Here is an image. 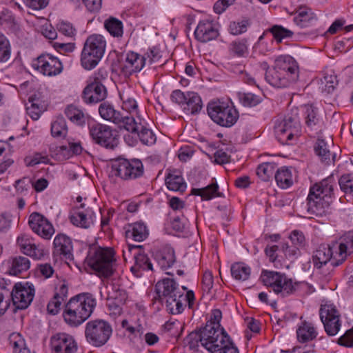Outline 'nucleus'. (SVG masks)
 Masks as SVG:
<instances>
[{
  "mask_svg": "<svg viewBox=\"0 0 353 353\" xmlns=\"http://www.w3.org/2000/svg\"><path fill=\"white\" fill-rule=\"evenodd\" d=\"M290 241L294 246L299 248L304 247L305 243V239L303 232L294 230L290 236Z\"/></svg>",
  "mask_w": 353,
  "mask_h": 353,
  "instance_id": "obj_57",
  "label": "nucleus"
},
{
  "mask_svg": "<svg viewBox=\"0 0 353 353\" xmlns=\"http://www.w3.org/2000/svg\"><path fill=\"white\" fill-rule=\"evenodd\" d=\"M211 353H239L238 349L234 346L232 342L228 339L225 340L224 344L219 345L218 348H215L210 351Z\"/></svg>",
  "mask_w": 353,
  "mask_h": 353,
  "instance_id": "obj_56",
  "label": "nucleus"
},
{
  "mask_svg": "<svg viewBox=\"0 0 353 353\" xmlns=\"http://www.w3.org/2000/svg\"><path fill=\"white\" fill-rule=\"evenodd\" d=\"M111 173L121 180L131 181L143 175L144 167L138 159L118 158L112 163Z\"/></svg>",
  "mask_w": 353,
  "mask_h": 353,
  "instance_id": "obj_10",
  "label": "nucleus"
},
{
  "mask_svg": "<svg viewBox=\"0 0 353 353\" xmlns=\"http://www.w3.org/2000/svg\"><path fill=\"white\" fill-rule=\"evenodd\" d=\"M339 314L333 305H321L320 318L325 331L329 336H335L339 331L341 323Z\"/></svg>",
  "mask_w": 353,
  "mask_h": 353,
  "instance_id": "obj_18",
  "label": "nucleus"
},
{
  "mask_svg": "<svg viewBox=\"0 0 353 353\" xmlns=\"http://www.w3.org/2000/svg\"><path fill=\"white\" fill-rule=\"evenodd\" d=\"M305 124L307 130L314 133L321 132L324 125V121L319 110L312 105H305Z\"/></svg>",
  "mask_w": 353,
  "mask_h": 353,
  "instance_id": "obj_23",
  "label": "nucleus"
},
{
  "mask_svg": "<svg viewBox=\"0 0 353 353\" xmlns=\"http://www.w3.org/2000/svg\"><path fill=\"white\" fill-rule=\"evenodd\" d=\"M270 31L273 34L276 41L279 43L281 42L283 39L292 37L294 34L290 30L278 25L272 26Z\"/></svg>",
  "mask_w": 353,
  "mask_h": 353,
  "instance_id": "obj_50",
  "label": "nucleus"
},
{
  "mask_svg": "<svg viewBox=\"0 0 353 353\" xmlns=\"http://www.w3.org/2000/svg\"><path fill=\"white\" fill-rule=\"evenodd\" d=\"M230 273L234 280L240 281L243 276V263L235 262L232 263L230 267Z\"/></svg>",
  "mask_w": 353,
  "mask_h": 353,
  "instance_id": "obj_62",
  "label": "nucleus"
},
{
  "mask_svg": "<svg viewBox=\"0 0 353 353\" xmlns=\"http://www.w3.org/2000/svg\"><path fill=\"white\" fill-rule=\"evenodd\" d=\"M89 132L94 142L101 146L112 150L118 145L117 133L107 125L94 123L89 127Z\"/></svg>",
  "mask_w": 353,
  "mask_h": 353,
  "instance_id": "obj_12",
  "label": "nucleus"
},
{
  "mask_svg": "<svg viewBox=\"0 0 353 353\" xmlns=\"http://www.w3.org/2000/svg\"><path fill=\"white\" fill-rule=\"evenodd\" d=\"M35 290L32 285L28 283L25 285L16 283L11 292V298L13 305L17 309H26L31 303L34 296Z\"/></svg>",
  "mask_w": 353,
  "mask_h": 353,
  "instance_id": "obj_17",
  "label": "nucleus"
},
{
  "mask_svg": "<svg viewBox=\"0 0 353 353\" xmlns=\"http://www.w3.org/2000/svg\"><path fill=\"white\" fill-rule=\"evenodd\" d=\"M218 35V30L214 27L212 22L208 20L200 21L194 31L195 38L202 43L215 39Z\"/></svg>",
  "mask_w": 353,
  "mask_h": 353,
  "instance_id": "obj_26",
  "label": "nucleus"
},
{
  "mask_svg": "<svg viewBox=\"0 0 353 353\" xmlns=\"http://www.w3.org/2000/svg\"><path fill=\"white\" fill-rule=\"evenodd\" d=\"M32 66L43 75L52 77L59 74L63 70L61 61L56 57L43 53L33 61Z\"/></svg>",
  "mask_w": 353,
  "mask_h": 353,
  "instance_id": "obj_15",
  "label": "nucleus"
},
{
  "mask_svg": "<svg viewBox=\"0 0 353 353\" xmlns=\"http://www.w3.org/2000/svg\"><path fill=\"white\" fill-rule=\"evenodd\" d=\"M65 114L68 119L77 125H85L88 116L73 105H68L65 110Z\"/></svg>",
  "mask_w": 353,
  "mask_h": 353,
  "instance_id": "obj_39",
  "label": "nucleus"
},
{
  "mask_svg": "<svg viewBox=\"0 0 353 353\" xmlns=\"http://www.w3.org/2000/svg\"><path fill=\"white\" fill-rule=\"evenodd\" d=\"M30 267V261L27 257L18 256L12 259L9 273L12 275L17 276L27 271Z\"/></svg>",
  "mask_w": 353,
  "mask_h": 353,
  "instance_id": "obj_42",
  "label": "nucleus"
},
{
  "mask_svg": "<svg viewBox=\"0 0 353 353\" xmlns=\"http://www.w3.org/2000/svg\"><path fill=\"white\" fill-rule=\"evenodd\" d=\"M165 184L170 190L175 192H183L187 187L183 178L176 171L170 172L165 177Z\"/></svg>",
  "mask_w": 353,
  "mask_h": 353,
  "instance_id": "obj_35",
  "label": "nucleus"
},
{
  "mask_svg": "<svg viewBox=\"0 0 353 353\" xmlns=\"http://www.w3.org/2000/svg\"><path fill=\"white\" fill-rule=\"evenodd\" d=\"M100 116L106 121L112 122L127 131H134L137 126L134 124V118L128 115H123L116 110L113 105L108 102L101 103L99 107Z\"/></svg>",
  "mask_w": 353,
  "mask_h": 353,
  "instance_id": "obj_13",
  "label": "nucleus"
},
{
  "mask_svg": "<svg viewBox=\"0 0 353 353\" xmlns=\"http://www.w3.org/2000/svg\"><path fill=\"white\" fill-rule=\"evenodd\" d=\"M316 21V18L311 9L301 8L294 17V23L301 28H306Z\"/></svg>",
  "mask_w": 353,
  "mask_h": 353,
  "instance_id": "obj_34",
  "label": "nucleus"
},
{
  "mask_svg": "<svg viewBox=\"0 0 353 353\" xmlns=\"http://www.w3.org/2000/svg\"><path fill=\"white\" fill-rule=\"evenodd\" d=\"M10 290L0 286V316L5 314L9 307Z\"/></svg>",
  "mask_w": 353,
  "mask_h": 353,
  "instance_id": "obj_53",
  "label": "nucleus"
},
{
  "mask_svg": "<svg viewBox=\"0 0 353 353\" xmlns=\"http://www.w3.org/2000/svg\"><path fill=\"white\" fill-rule=\"evenodd\" d=\"M11 45L8 38L0 32V63L8 61L11 57Z\"/></svg>",
  "mask_w": 353,
  "mask_h": 353,
  "instance_id": "obj_48",
  "label": "nucleus"
},
{
  "mask_svg": "<svg viewBox=\"0 0 353 353\" xmlns=\"http://www.w3.org/2000/svg\"><path fill=\"white\" fill-rule=\"evenodd\" d=\"M338 343L345 347L353 346V329L348 330L338 339Z\"/></svg>",
  "mask_w": 353,
  "mask_h": 353,
  "instance_id": "obj_64",
  "label": "nucleus"
},
{
  "mask_svg": "<svg viewBox=\"0 0 353 353\" xmlns=\"http://www.w3.org/2000/svg\"><path fill=\"white\" fill-rule=\"evenodd\" d=\"M281 252H283L285 258L294 259L299 254V250L294 245H289L288 243H283L280 248Z\"/></svg>",
  "mask_w": 353,
  "mask_h": 353,
  "instance_id": "obj_59",
  "label": "nucleus"
},
{
  "mask_svg": "<svg viewBox=\"0 0 353 353\" xmlns=\"http://www.w3.org/2000/svg\"><path fill=\"white\" fill-rule=\"evenodd\" d=\"M329 248L333 253L332 265L338 266L342 264L347 256L353 252V234L345 235L338 241L329 245Z\"/></svg>",
  "mask_w": 353,
  "mask_h": 353,
  "instance_id": "obj_16",
  "label": "nucleus"
},
{
  "mask_svg": "<svg viewBox=\"0 0 353 353\" xmlns=\"http://www.w3.org/2000/svg\"><path fill=\"white\" fill-rule=\"evenodd\" d=\"M260 280L265 286L271 288L275 294L282 297L292 294L295 291L292 279L279 272L263 270Z\"/></svg>",
  "mask_w": 353,
  "mask_h": 353,
  "instance_id": "obj_9",
  "label": "nucleus"
},
{
  "mask_svg": "<svg viewBox=\"0 0 353 353\" xmlns=\"http://www.w3.org/2000/svg\"><path fill=\"white\" fill-rule=\"evenodd\" d=\"M207 110L214 122L226 128L234 125L239 117L238 111L230 101H211L208 105Z\"/></svg>",
  "mask_w": 353,
  "mask_h": 353,
  "instance_id": "obj_6",
  "label": "nucleus"
},
{
  "mask_svg": "<svg viewBox=\"0 0 353 353\" xmlns=\"http://www.w3.org/2000/svg\"><path fill=\"white\" fill-rule=\"evenodd\" d=\"M228 334L223 328H216L212 323H206L205 326L199 331L192 332L189 335L190 346L193 345V341L196 343L201 342L202 346L210 352L219 345L224 344L225 340L228 339Z\"/></svg>",
  "mask_w": 353,
  "mask_h": 353,
  "instance_id": "obj_8",
  "label": "nucleus"
},
{
  "mask_svg": "<svg viewBox=\"0 0 353 353\" xmlns=\"http://www.w3.org/2000/svg\"><path fill=\"white\" fill-rule=\"evenodd\" d=\"M28 224L34 232L46 239H50L54 232L50 221L38 212H33L30 215Z\"/></svg>",
  "mask_w": 353,
  "mask_h": 353,
  "instance_id": "obj_21",
  "label": "nucleus"
},
{
  "mask_svg": "<svg viewBox=\"0 0 353 353\" xmlns=\"http://www.w3.org/2000/svg\"><path fill=\"white\" fill-rule=\"evenodd\" d=\"M339 184L342 191L353 195V174H346L341 176Z\"/></svg>",
  "mask_w": 353,
  "mask_h": 353,
  "instance_id": "obj_52",
  "label": "nucleus"
},
{
  "mask_svg": "<svg viewBox=\"0 0 353 353\" xmlns=\"http://www.w3.org/2000/svg\"><path fill=\"white\" fill-rule=\"evenodd\" d=\"M275 180L277 185L281 188H288L293 183V176L291 170L285 167H283L276 170Z\"/></svg>",
  "mask_w": 353,
  "mask_h": 353,
  "instance_id": "obj_43",
  "label": "nucleus"
},
{
  "mask_svg": "<svg viewBox=\"0 0 353 353\" xmlns=\"http://www.w3.org/2000/svg\"><path fill=\"white\" fill-rule=\"evenodd\" d=\"M106 41L100 34L89 36L85 41L81 56V65L85 70L97 66L103 56Z\"/></svg>",
  "mask_w": 353,
  "mask_h": 353,
  "instance_id": "obj_5",
  "label": "nucleus"
},
{
  "mask_svg": "<svg viewBox=\"0 0 353 353\" xmlns=\"http://www.w3.org/2000/svg\"><path fill=\"white\" fill-rule=\"evenodd\" d=\"M126 237L132 238L136 241H143L148 236V230L143 223H134L130 225V229L126 231Z\"/></svg>",
  "mask_w": 353,
  "mask_h": 353,
  "instance_id": "obj_38",
  "label": "nucleus"
},
{
  "mask_svg": "<svg viewBox=\"0 0 353 353\" xmlns=\"http://www.w3.org/2000/svg\"><path fill=\"white\" fill-rule=\"evenodd\" d=\"M214 279L210 271H205L202 278V288L205 293L209 294L213 287Z\"/></svg>",
  "mask_w": 353,
  "mask_h": 353,
  "instance_id": "obj_58",
  "label": "nucleus"
},
{
  "mask_svg": "<svg viewBox=\"0 0 353 353\" xmlns=\"http://www.w3.org/2000/svg\"><path fill=\"white\" fill-rule=\"evenodd\" d=\"M58 29L60 32L67 37H73L76 34L75 28L73 27L72 24L69 22H60L58 25Z\"/></svg>",
  "mask_w": 353,
  "mask_h": 353,
  "instance_id": "obj_61",
  "label": "nucleus"
},
{
  "mask_svg": "<svg viewBox=\"0 0 353 353\" xmlns=\"http://www.w3.org/2000/svg\"><path fill=\"white\" fill-rule=\"evenodd\" d=\"M229 52L231 57H241L243 56V41L241 39L232 41L230 44Z\"/></svg>",
  "mask_w": 353,
  "mask_h": 353,
  "instance_id": "obj_55",
  "label": "nucleus"
},
{
  "mask_svg": "<svg viewBox=\"0 0 353 353\" xmlns=\"http://www.w3.org/2000/svg\"><path fill=\"white\" fill-rule=\"evenodd\" d=\"M276 139L281 144H292L301 134L299 110L293 108L283 117L278 119L274 125Z\"/></svg>",
  "mask_w": 353,
  "mask_h": 353,
  "instance_id": "obj_4",
  "label": "nucleus"
},
{
  "mask_svg": "<svg viewBox=\"0 0 353 353\" xmlns=\"http://www.w3.org/2000/svg\"><path fill=\"white\" fill-rule=\"evenodd\" d=\"M145 66L146 65L143 55L130 52L121 65V70L125 76L129 77L133 73L140 72Z\"/></svg>",
  "mask_w": 353,
  "mask_h": 353,
  "instance_id": "obj_24",
  "label": "nucleus"
},
{
  "mask_svg": "<svg viewBox=\"0 0 353 353\" xmlns=\"http://www.w3.org/2000/svg\"><path fill=\"white\" fill-rule=\"evenodd\" d=\"M156 261L162 269H168L176 261L174 250L172 248H165L162 252L157 254Z\"/></svg>",
  "mask_w": 353,
  "mask_h": 353,
  "instance_id": "obj_36",
  "label": "nucleus"
},
{
  "mask_svg": "<svg viewBox=\"0 0 353 353\" xmlns=\"http://www.w3.org/2000/svg\"><path fill=\"white\" fill-rule=\"evenodd\" d=\"M185 105V111L192 114H196L201 110L203 103L200 96L197 93L194 92H188Z\"/></svg>",
  "mask_w": 353,
  "mask_h": 353,
  "instance_id": "obj_37",
  "label": "nucleus"
},
{
  "mask_svg": "<svg viewBox=\"0 0 353 353\" xmlns=\"http://www.w3.org/2000/svg\"><path fill=\"white\" fill-rule=\"evenodd\" d=\"M95 74L90 77L87 85L83 90L81 98L86 104H96L104 101L108 96V90Z\"/></svg>",
  "mask_w": 353,
  "mask_h": 353,
  "instance_id": "obj_14",
  "label": "nucleus"
},
{
  "mask_svg": "<svg viewBox=\"0 0 353 353\" xmlns=\"http://www.w3.org/2000/svg\"><path fill=\"white\" fill-rule=\"evenodd\" d=\"M156 296L153 297V301L163 303L164 299L170 296H176V294L182 292L179 288V285L174 279L165 278L159 281L155 285Z\"/></svg>",
  "mask_w": 353,
  "mask_h": 353,
  "instance_id": "obj_22",
  "label": "nucleus"
},
{
  "mask_svg": "<svg viewBox=\"0 0 353 353\" xmlns=\"http://www.w3.org/2000/svg\"><path fill=\"white\" fill-rule=\"evenodd\" d=\"M333 253L329 248V245H321L314 252L312 256L313 263L315 268L320 269L328 262L332 263Z\"/></svg>",
  "mask_w": 353,
  "mask_h": 353,
  "instance_id": "obj_29",
  "label": "nucleus"
},
{
  "mask_svg": "<svg viewBox=\"0 0 353 353\" xmlns=\"http://www.w3.org/2000/svg\"><path fill=\"white\" fill-rule=\"evenodd\" d=\"M51 353H75L77 343L73 336L65 333H57L50 338Z\"/></svg>",
  "mask_w": 353,
  "mask_h": 353,
  "instance_id": "obj_19",
  "label": "nucleus"
},
{
  "mask_svg": "<svg viewBox=\"0 0 353 353\" xmlns=\"http://www.w3.org/2000/svg\"><path fill=\"white\" fill-rule=\"evenodd\" d=\"M23 1L26 6L35 10L43 9L49 3V0H23Z\"/></svg>",
  "mask_w": 353,
  "mask_h": 353,
  "instance_id": "obj_63",
  "label": "nucleus"
},
{
  "mask_svg": "<svg viewBox=\"0 0 353 353\" xmlns=\"http://www.w3.org/2000/svg\"><path fill=\"white\" fill-rule=\"evenodd\" d=\"M68 134V126L63 117H57L51 124V134L55 138H65Z\"/></svg>",
  "mask_w": 353,
  "mask_h": 353,
  "instance_id": "obj_46",
  "label": "nucleus"
},
{
  "mask_svg": "<svg viewBox=\"0 0 353 353\" xmlns=\"http://www.w3.org/2000/svg\"><path fill=\"white\" fill-rule=\"evenodd\" d=\"M68 288L65 283H62L57 288L53 297L47 305V311L51 315H56L60 311L63 303L68 298Z\"/></svg>",
  "mask_w": 353,
  "mask_h": 353,
  "instance_id": "obj_27",
  "label": "nucleus"
},
{
  "mask_svg": "<svg viewBox=\"0 0 353 353\" xmlns=\"http://www.w3.org/2000/svg\"><path fill=\"white\" fill-rule=\"evenodd\" d=\"M261 67L265 70V81L275 88H287L296 82L299 77V64L290 55L277 57L272 67L265 61L261 63Z\"/></svg>",
  "mask_w": 353,
  "mask_h": 353,
  "instance_id": "obj_1",
  "label": "nucleus"
},
{
  "mask_svg": "<svg viewBox=\"0 0 353 353\" xmlns=\"http://www.w3.org/2000/svg\"><path fill=\"white\" fill-rule=\"evenodd\" d=\"M54 252L56 256H63L65 259L72 257V243L71 239L65 234H58L54 239Z\"/></svg>",
  "mask_w": 353,
  "mask_h": 353,
  "instance_id": "obj_28",
  "label": "nucleus"
},
{
  "mask_svg": "<svg viewBox=\"0 0 353 353\" xmlns=\"http://www.w3.org/2000/svg\"><path fill=\"white\" fill-rule=\"evenodd\" d=\"M104 27L114 37H121L123 34V26L121 21L110 17L104 22Z\"/></svg>",
  "mask_w": 353,
  "mask_h": 353,
  "instance_id": "obj_45",
  "label": "nucleus"
},
{
  "mask_svg": "<svg viewBox=\"0 0 353 353\" xmlns=\"http://www.w3.org/2000/svg\"><path fill=\"white\" fill-rule=\"evenodd\" d=\"M145 65L149 68L155 69L159 66L163 65L165 61L162 59V55L159 49L152 48L148 50L144 54Z\"/></svg>",
  "mask_w": 353,
  "mask_h": 353,
  "instance_id": "obj_41",
  "label": "nucleus"
},
{
  "mask_svg": "<svg viewBox=\"0 0 353 353\" xmlns=\"http://www.w3.org/2000/svg\"><path fill=\"white\" fill-rule=\"evenodd\" d=\"M112 333L110 324L102 319L90 321L85 329V339L89 344L99 347L105 345Z\"/></svg>",
  "mask_w": 353,
  "mask_h": 353,
  "instance_id": "obj_11",
  "label": "nucleus"
},
{
  "mask_svg": "<svg viewBox=\"0 0 353 353\" xmlns=\"http://www.w3.org/2000/svg\"><path fill=\"white\" fill-rule=\"evenodd\" d=\"M134 126L136 130L134 131H129L132 134L137 135L142 143L150 145L155 143L156 136L152 131L145 127L141 122L137 123L134 120Z\"/></svg>",
  "mask_w": 353,
  "mask_h": 353,
  "instance_id": "obj_33",
  "label": "nucleus"
},
{
  "mask_svg": "<svg viewBox=\"0 0 353 353\" xmlns=\"http://www.w3.org/2000/svg\"><path fill=\"white\" fill-rule=\"evenodd\" d=\"M194 294L192 290L183 292L176 294V296H170L165 299V306L169 313L177 314L181 313L185 304L188 303L189 307H191L194 303Z\"/></svg>",
  "mask_w": 353,
  "mask_h": 353,
  "instance_id": "obj_20",
  "label": "nucleus"
},
{
  "mask_svg": "<svg viewBox=\"0 0 353 353\" xmlns=\"http://www.w3.org/2000/svg\"><path fill=\"white\" fill-rule=\"evenodd\" d=\"M276 169V164L273 162H265L259 165L256 174L262 180L268 181L274 174Z\"/></svg>",
  "mask_w": 353,
  "mask_h": 353,
  "instance_id": "obj_47",
  "label": "nucleus"
},
{
  "mask_svg": "<svg viewBox=\"0 0 353 353\" xmlns=\"http://www.w3.org/2000/svg\"><path fill=\"white\" fill-rule=\"evenodd\" d=\"M38 102L39 100L30 99L29 103L30 105L26 106V111L33 120H37L43 111V107L40 105Z\"/></svg>",
  "mask_w": 353,
  "mask_h": 353,
  "instance_id": "obj_51",
  "label": "nucleus"
},
{
  "mask_svg": "<svg viewBox=\"0 0 353 353\" xmlns=\"http://www.w3.org/2000/svg\"><path fill=\"white\" fill-rule=\"evenodd\" d=\"M88 265L100 276L109 277L113 273L115 262L114 252L109 248H91L88 257Z\"/></svg>",
  "mask_w": 353,
  "mask_h": 353,
  "instance_id": "obj_7",
  "label": "nucleus"
},
{
  "mask_svg": "<svg viewBox=\"0 0 353 353\" xmlns=\"http://www.w3.org/2000/svg\"><path fill=\"white\" fill-rule=\"evenodd\" d=\"M85 208V204L82 203L80 205L79 208H74L70 213V222L77 227H80L82 228H88L92 221H89L88 218V215H89L88 210H86L85 212L81 211L80 209H83Z\"/></svg>",
  "mask_w": 353,
  "mask_h": 353,
  "instance_id": "obj_30",
  "label": "nucleus"
},
{
  "mask_svg": "<svg viewBox=\"0 0 353 353\" xmlns=\"http://www.w3.org/2000/svg\"><path fill=\"white\" fill-rule=\"evenodd\" d=\"M192 194L200 196L204 200H210L214 197L222 196L219 192V185L216 182L212 183L203 188H193Z\"/></svg>",
  "mask_w": 353,
  "mask_h": 353,
  "instance_id": "obj_40",
  "label": "nucleus"
},
{
  "mask_svg": "<svg viewBox=\"0 0 353 353\" xmlns=\"http://www.w3.org/2000/svg\"><path fill=\"white\" fill-rule=\"evenodd\" d=\"M333 187V178L327 177L310 188L305 206L309 218L322 216L326 213L331 203Z\"/></svg>",
  "mask_w": 353,
  "mask_h": 353,
  "instance_id": "obj_2",
  "label": "nucleus"
},
{
  "mask_svg": "<svg viewBox=\"0 0 353 353\" xmlns=\"http://www.w3.org/2000/svg\"><path fill=\"white\" fill-rule=\"evenodd\" d=\"M142 245H128L129 253L134 252L133 257L135 260L136 265L144 270H153L152 264L148 256L141 252Z\"/></svg>",
  "mask_w": 353,
  "mask_h": 353,
  "instance_id": "obj_31",
  "label": "nucleus"
},
{
  "mask_svg": "<svg viewBox=\"0 0 353 353\" xmlns=\"http://www.w3.org/2000/svg\"><path fill=\"white\" fill-rule=\"evenodd\" d=\"M329 148V143L325 139L321 138L317 139L314 145L316 154L325 164H330L331 162L334 161L335 155H332Z\"/></svg>",
  "mask_w": 353,
  "mask_h": 353,
  "instance_id": "obj_32",
  "label": "nucleus"
},
{
  "mask_svg": "<svg viewBox=\"0 0 353 353\" xmlns=\"http://www.w3.org/2000/svg\"><path fill=\"white\" fill-rule=\"evenodd\" d=\"M261 102V98L253 93L244 92V108H252L257 105Z\"/></svg>",
  "mask_w": 353,
  "mask_h": 353,
  "instance_id": "obj_60",
  "label": "nucleus"
},
{
  "mask_svg": "<svg viewBox=\"0 0 353 353\" xmlns=\"http://www.w3.org/2000/svg\"><path fill=\"white\" fill-rule=\"evenodd\" d=\"M96 305V299L90 293L76 295L65 304L64 321L72 327H77L91 316Z\"/></svg>",
  "mask_w": 353,
  "mask_h": 353,
  "instance_id": "obj_3",
  "label": "nucleus"
},
{
  "mask_svg": "<svg viewBox=\"0 0 353 353\" xmlns=\"http://www.w3.org/2000/svg\"><path fill=\"white\" fill-rule=\"evenodd\" d=\"M337 85L336 77L332 74H325L320 79L319 88L327 93H331Z\"/></svg>",
  "mask_w": 353,
  "mask_h": 353,
  "instance_id": "obj_49",
  "label": "nucleus"
},
{
  "mask_svg": "<svg viewBox=\"0 0 353 353\" xmlns=\"http://www.w3.org/2000/svg\"><path fill=\"white\" fill-rule=\"evenodd\" d=\"M17 243L21 252L34 259H41L45 254L43 249L37 246L27 234H23L19 236Z\"/></svg>",
  "mask_w": 353,
  "mask_h": 353,
  "instance_id": "obj_25",
  "label": "nucleus"
},
{
  "mask_svg": "<svg viewBox=\"0 0 353 353\" xmlns=\"http://www.w3.org/2000/svg\"><path fill=\"white\" fill-rule=\"evenodd\" d=\"M281 252L280 248L278 245H267L265 249V253L268 257L270 262L274 263V265L279 264L281 261V256L278 254Z\"/></svg>",
  "mask_w": 353,
  "mask_h": 353,
  "instance_id": "obj_54",
  "label": "nucleus"
},
{
  "mask_svg": "<svg viewBox=\"0 0 353 353\" xmlns=\"http://www.w3.org/2000/svg\"><path fill=\"white\" fill-rule=\"evenodd\" d=\"M298 340L301 343L312 341L316 338L317 332L313 325L307 322L303 323L296 331Z\"/></svg>",
  "mask_w": 353,
  "mask_h": 353,
  "instance_id": "obj_44",
  "label": "nucleus"
}]
</instances>
